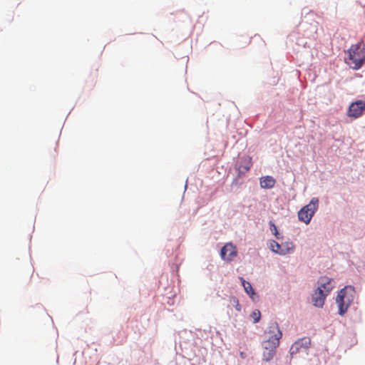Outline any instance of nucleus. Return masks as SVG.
<instances>
[{
    "mask_svg": "<svg viewBox=\"0 0 365 365\" xmlns=\"http://www.w3.org/2000/svg\"><path fill=\"white\" fill-rule=\"evenodd\" d=\"M267 334V340L264 342V349L267 352L264 353V356L266 361L272 359L275 354V349L279 344V339L282 336V333L279 329V325L277 322H272L265 331Z\"/></svg>",
    "mask_w": 365,
    "mask_h": 365,
    "instance_id": "f257e3e1",
    "label": "nucleus"
},
{
    "mask_svg": "<svg viewBox=\"0 0 365 365\" xmlns=\"http://www.w3.org/2000/svg\"><path fill=\"white\" fill-rule=\"evenodd\" d=\"M346 63L353 69H359L365 61V46L363 41L352 45L348 50Z\"/></svg>",
    "mask_w": 365,
    "mask_h": 365,
    "instance_id": "f03ea898",
    "label": "nucleus"
},
{
    "mask_svg": "<svg viewBox=\"0 0 365 365\" xmlns=\"http://www.w3.org/2000/svg\"><path fill=\"white\" fill-rule=\"evenodd\" d=\"M354 299V290L351 287H346L341 289L336 299L339 308V314L344 315Z\"/></svg>",
    "mask_w": 365,
    "mask_h": 365,
    "instance_id": "7ed1b4c3",
    "label": "nucleus"
},
{
    "mask_svg": "<svg viewBox=\"0 0 365 365\" xmlns=\"http://www.w3.org/2000/svg\"><path fill=\"white\" fill-rule=\"evenodd\" d=\"M319 199L317 197H313L310 202L304 206L298 212L299 220L304 222L306 224H309L311 221L312 217L315 213L318 208Z\"/></svg>",
    "mask_w": 365,
    "mask_h": 365,
    "instance_id": "20e7f679",
    "label": "nucleus"
},
{
    "mask_svg": "<svg viewBox=\"0 0 365 365\" xmlns=\"http://www.w3.org/2000/svg\"><path fill=\"white\" fill-rule=\"evenodd\" d=\"M237 255V247L231 242L226 243L221 249L220 257L223 260L231 262Z\"/></svg>",
    "mask_w": 365,
    "mask_h": 365,
    "instance_id": "39448f33",
    "label": "nucleus"
},
{
    "mask_svg": "<svg viewBox=\"0 0 365 365\" xmlns=\"http://www.w3.org/2000/svg\"><path fill=\"white\" fill-rule=\"evenodd\" d=\"M365 110V101L359 100L352 103L348 110L347 115L351 118H359Z\"/></svg>",
    "mask_w": 365,
    "mask_h": 365,
    "instance_id": "423d86ee",
    "label": "nucleus"
},
{
    "mask_svg": "<svg viewBox=\"0 0 365 365\" xmlns=\"http://www.w3.org/2000/svg\"><path fill=\"white\" fill-rule=\"evenodd\" d=\"M269 248L271 250L277 254L281 255H285L290 252H292L294 249V245L292 242H286V249H282V245H279L274 240H272L269 242Z\"/></svg>",
    "mask_w": 365,
    "mask_h": 365,
    "instance_id": "0eeeda50",
    "label": "nucleus"
},
{
    "mask_svg": "<svg viewBox=\"0 0 365 365\" xmlns=\"http://www.w3.org/2000/svg\"><path fill=\"white\" fill-rule=\"evenodd\" d=\"M252 165V158L249 155H244L240 158L236 165V168L239 172V175H244L249 171Z\"/></svg>",
    "mask_w": 365,
    "mask_h": 365,
    "instance_id": "6e6552de",
    "label": "nucleus"
},
{
    "mask_svg": "<svg viewBox=\"0 0 365 365\" xmlns=\"http://www.w3.org/2000/svg\"><path fill=\"white\" fill-rule=\"evenodd\" d=\"M311 345V339L309 337L302 338L295 341L290 347L289 352L292 356L298 353L301 349H308Z\"/></svg>",
    "mask_w": 365,
    "mask_h": 365,
    "instance_id": "1a4fd4ad",
    "label": "nucleus"
},
{
    "mask_svg": "<svg viewBox=\"0 0 365 365\" xmlns=\"http://www.w3.org/2000/svg\"><path fill=\"white\" fill-rule=\"evenodd\" d=\"M318 284L317 289H321L326 295H328L334 288L332 279L327 277H320L318 280Z\"/></svg>",
    "mask_w": 365,
    "mask_h": 365,
    "instance_id": "9d476101",
    "label": "nucleus"
},
{
    "mask_svg": "<svg viewBox=\"0 0 365 365\" xmlns=\"http://www.w3.org/2000/svg\"><path fill=\"white\" fill-rule=\"evenodd\" d=\"M327 295L322 292L321 289H316L312 294V301L315 307L322 308L324 306L325 299Z\"/></svg>",
    "mask_w": 365,
    "mask_h": 365,
    "instance_id": "9b49d317",
    "label": "nucleus"
},
{
    "mask_svg": "<svg viewBox=\"0 0 365 365\" xmlns=\"http://www.w3.org/2000/svg\"><path fill=\"white\" fill-rule=\"evenodd\" d=\"M259 184L263 189H271L274 187L276 180L272 176H263L259 179Z\"/></svg>",
    "mask_w": 365,
    "mask_h": 365,
    "instance_id": "f8f14e48",
    "label": "nucleus"
},
{
    "mask_svg": "<svg viewBox=\"0 0 365 365\" xmlns=\"http://www.w3.org/2000/svg\"><path fill=\"white\" fill-rule=\"evenodd\" d=\"M240 280L242 282V284L244 287L245 291L246 293L250 295L251 297H253L255 294L254 289L251 285V284L247 281H245L242 277H240Z\"/></svg>",
    "mask_w": 365,
    "mask_h": 365,
    "instance_id": "ddd939ff",
    "label": "nucleus"
},
{
    "mask_svg": "<svg viewBox=\"0 0 365 365\" xmlns=\"http://www.w3.org/2000/svg\"><path fill=\"white\" fill-rule=\"evenodd\" d=\"M228 307H230V308L235 307L237 311H238V312L241 311V306L239 303V300L237 299V297H235L234 296H231L229 298Z\"/></svg>",
    "mask_w": 365,
    "mask_h": 365,
    "instance_id": "4468645a",
    "label": "nucleus"
},
{
    "mask_svg": "<svg viewBox=\"0 0 365 365\" xmlns=\"http://www.w3.org/2000/svg\"><path fill=\"white\" fill-rule=\"evenodd\" d=\"M251 316H252V317L253 319V322L254 323H257L260 319L261 313H260V312L258 309H256L254 312H252Z\"/></svg>",
    "mask_w": 365,
    "mask_h": 365,
    "instance_id": "2eb2a0df",
    "label": "nucleus"
},
{
    "mask_svg": "<svg viewBox=\"0 0 365 365\" xmlns=\"http://www.w3.org/2000/svg\"><path fill=\"white\" fill-rule=\"evenodd\" d=\"M270 226H271L270 229L272 231V232L274 235V236L276 237V238L277 239H279L280 238L279 237V232L277 231V228L276 225L274 223L271 222L270 223Z\"/></svg>",
    "mask_w": 365,
    "mask_h": 365,
    "instance_id": "dca6fc26",
    "label": "nucleus"
},
{
    "mask_svg": "<svg viewBox=\"0 0 365 365\" xmlns=\"http://www.w3.org/2000/svg\"><path fill=\"white\" fill-rule=\"evenodd\" d=\"M282 249H286V243L282 244Z\"/></svg>",
    "mask_w": 365,
    "mask_h": 365,
    "instance_id": "f3484780",
    "label": "nucleus"
}]
</instances>
